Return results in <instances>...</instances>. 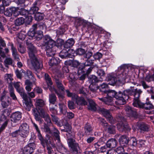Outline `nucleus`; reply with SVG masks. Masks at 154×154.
<instances>
[{"mask_svg":"<svg viewBox=\"0 0 154 154\" xmlns=\"http://www.w3.org/2000/svg\"><path fill=\"white\" fill-rule=\"evenodd\" d=\"M68 142L69 145L71 147L73 154H78L80 153L78 144L75 143L74 140L72 139H69Z\"/></svg>","mask_w":154,"mask_h":154,"instance_id":"12","label":"nucleus"},{"mask_svg":"<svg viewBox=\"0 0 154 154\" xmlns=\"http://www.w3.org/2000/svg\"><path fill=\"white\" fill-rule=\"evenodd\" d=\"M97 73L98 76H103L105 74L104 71L102 69H98L97 72Z\"/></svg>","mask_w":154,"mask_h":154,"instance_id":"64","label":"nucleus"},{"mask_svg":"<svg viewBox=\"0 0 154 154\" xmlns=\"http://www.w3.org/2000/svg\"><path fill=\"white\" fill-rule=\"evenodd\" d=\"M89 81L91 84H94L97 82L99 80L96 76L92 75L89 78Z\"/></svg>","mask_w":154,"mask_h":154,"instance_id":"44","label":"nucleus"},{"mask_svg":"<svg viewBox=\"0 0 154 154\" xmlns=\"http://www.w3.org/2000/svg\"><path fill=\"white\" fill-rule=\"evenodd\" d=\"M35 17L36 20L38 21H40L43 20L44 17L43 16L42 14L38 12L37 13L35 14Z\"/></svg>","mask_w":154,"mask_h":154,"instance_id":"57","label":"nucleus"},{"mask_svg":"<svg viewBox=\"0 0 154 154\" xmlns=\"http://www.w3.org/2000/svg\"><path fill=\"white\" fill-rule=\"evenodd\" d=\"M75 43L74 40L71 38L68 39L65 43L64 45V48H68L72 47Z\"/></svg>","mask_w":154,"mask_h":154,"instance_id":"24","label":"nucleus"},{"mask_svg":"<svg viewBox=\"0 0 154 154\" xmlns=\"http://www.w3.org/2000/svg\"><path fill=\"white\" fill-rule=\"evenodd\" d=\"M59 62V60L58 58H55L54 57H52L50 60L49 63L50 66H52L57 64Z\"/></svg>","mask_w":154,"mask_h":154,"instance_id":"36","label":"nucleus"},{"mask_svg":"<svg viewBox=\"0 0 154 154\" xmlns=\"http://www.w3.org/2000/svg\"><path fill=\"white\" fill-rule=\"evenodd\" d=\"M22 72L24 74V77L25 79H29L32 80V81L35 82L36 81V79L34 78L33 75L31 71L30 70H27L25 72L24 70H22Z\"/></svg>","mask_w":154,"mask_h":154,"instance_id":"18","label":"nucleus"},{"mask_svg":"<svg viewBox=\"0 0 154 154\" xmlns=\"http://www.w3.org/2000/svg\"><path fill=\"white\" fill-rule=\"evenodd\" d=\"M137 126L138 130L141 133L149 131V126L146 124L142 123L139 124Z\"/></svg>","mask_w":154,"mask_h":154,"instance_id":"20","label":"nucleus"},{"mask_svg":"<svg viewBox=\"0 0 154 154\" xmlns=\"http://www.w3.org/2000/svg\"><path fill=\"white\" fill-rule=\"evenodd\" d=\"M4 64L5 67L8 68L9 66H14V61L13 59L10 57L6 58L4 60Z\"/></svg>","mask_w":154,"mask_h":154,"instance_id":"27","label":"nucleus"},{"mask_svg":"<svg viewBox=\"0 0 154 154\" xmlns=\"http://www.w3.org/2000/svg\"><path fill=\"white\" fill-rule=\"evenodd\" d=\"M117 121L119 122L117 125V127L120 131L122 132L128 129V127L126 120L124 117L119 116L117 118Z\"/></svg>","mask_w":154,"mask_h":154,"instance_id":"8","label":"nucleus"},{"mask_svg":"<svg viewBox=\"0 0 154 154\" xmlns=\"http://www.w3.org/2000/svg\"><path fill=\"white\" fill-rule=\"evenodd\" d=\"M102 56V55L101 53L97 52L94 54L93 57L95 59L98 60L101 58Z\"/></svg>","mask_w":154,"mask_h":154,"instance_id":"61","label":"nucleus"},{"mask_svg":"<svg viewBox=\"0 0 154 154\" xmlns=\"http://www.w3.org/2000/svg\"><path fill=\"white\" fill-rule=\"evenodd\" d=\"M116 127L114 126H109L107 129V131L110 134H114L115 133Z\"/></svg>","mask_w":154,"mask_h":154,"instance_id":"50","label":"nucleus"},{"mask_svg":"<svg viewBox=\"0 0 154 154\" xmlns=\"http://www.w3.org/2000/svg\"><path fill=\"white\" fill-rule=\"evenodd\" d=\"M44 42L46 47V54L48 56L50 57L54 56L56 51L55 50V47L57 46L61 45L62 42H61V40L59 39L57 41V43L60 44L57 45L56 42L52 40L48 35H46L44 37Z\"/></svg>","mask_w":154,"mask_h":154,"instance_id":"4","label":"nucleus"},{"mask_svg":"<svg viewBox=\"0 0 154 154\" xmlns=\"http://www.w3.org/2000/svg\"><path fill=\"white\" fill-rule=\"evenodd\" d=\"M18 51L22 54H24L26 51V48L22 45L20 44H19L18 47Z\"/></svg>","mask_w":154,"mask_h":154,"instance_id":"56","label":"nucleus"},{"mask_svg":"<svg viewBox=\"0 0 154 154\" xmlns=\"http://www.w3.org/2000/svg\"><path fill=\"white\" fill-rule=\"evenodd\" d=\"M20 15L22 16H24L25 17H26L27 14H28V12L27 11L21 8L20 9Z\"/></svg>","mask_w":154,"mask_h":154,"instance_id":"62","label":"nucleus"},{"mask_svg":"<svg viewBox=\"0 0 154 154\" xmlns=\"http://www.w3.org/2000/svg\"><path fill=\"white\" fill-rule=\"evenodd\" d=\"M104 103L108 105H112L113 104V100L112 97H109L108 96L107 97H105Z\"/></svg>","mask_w":154,"mask_h":154,"instance_id":"45","label":"nucleus"},{"mask_svg":"<svg viewBox=\"0 0 154 154\" xmlns=\"http://www.w3.org/2000/svg\"><path fill=\"white\" fill-rule=\"evenodd\" d=\"M25 89L28 92L31 91L32 88V83L28 79L26 80L25 82Z\"/></svg>","mask_w":154,"mask_h":154,"instance_id":"25","label":"nucleus"},{"mask_svg":"<svg viewBox=\"0 0 154 154\" xmlns=\"http://www.w3.org/2000/svg\"><path fill=\"white\" fill-rule=\"evenodd\" d=\"M77 21L78 23H79V26H80L82 25L84 27H85L86 25H87L88 23L87 21L80 18L78 19Z\"/></svg>","mask_w":154,"mask_h":154,"instance_id":"48","label":"nucleus"},{"mask_svg":"<svg viewBox=\"0 0 154 154\" xmlns=\"http://www.w3.org/2000/svg\"><path fill=\"white\" fill-rule=\"evenodd\" d=\"M59 105L60 112L64 115H66L67 113L66 106L64 103H59Z\"/></svg>","mask_w":154,"mask_h":154,"instance_id":"34","label":"nucleus"},{"mask_svg":"<svg viewBox=\"0 0 154 154\" xmlns=\"http://www.w3.org/2000/svg\"><path fill=\"white\" fill-rule=\"evenodd\" d=\"M125 110L130 117H135L137 116V113L135 110L129 106H126L125 108Z\"/></svg>","mask_w":154,"mask_h":154,"instance_id":"16","label":"nucleus"},{"mask_svg":"<svg viewBox=\"0 0 154 154\" xmlns=\"http://www.w3.org/2000/svg\"><path fill=\"white\" fill-rule=\"evenodd\" d=\"M22 117V113L19 112H16L12 113L11 121L12 122L16 123L19 121Z\"/></svg>","mask_w":154,"mask_h":154,"instance_id":"15","label":"nucleus"},{"mask_svg":"<svg viewBox=\"0 0 154 154\" xmlns=\"http://www.w3.org/2000/svg\"><path fill=\"white\" fill-rule=\"evenodd\" d=\"M115 151L118 154H122L125 152V150L123 147L119 146L117 148Z\"/></svg>","mask_w":154,"mask_h":154,"instance_id":"54","label":"nucleus"},{"mask_svg":"<svg viewBox=\"0 0 154 154\" xmlns=\"http://www.w3.org/2000/svg\"><path fill=\"white\" fill-rule=\"evenodd\" d=\"M32 113L36 121L42 123L43 121L42 120L40 116L43 117L45 121L47 122V125L50 126L51 123V119L49 115L43 108H39L38 109L33 108L32 110Z\"/></svg>","mask_w":154,"mask_h":154,"instance_id":"5","label":"nucleus"},{"mask_svg":"<svg viewBox=\"0 0 154 154\" xmlns=\"http://www.w3.org/2000/svg\"><path fill=\"white\" fill-rule=\"evenodd\" d=\"M36 146L34 143H30L26 146L23 148V154H31L35 149Z\"/></svg>","mask_w":154,"mask_h":154,"instance_id":"14","label":"nucleus"},{"mask_svg":"<svg viewBox=\"0 0 154 154\" xmlns=\"http://www.w3.org/2000/svg\"><path fill=\"white\" fill-rule=\"evenodd\" d=\"M26 44L28 48V54L30 58L31 63L36 71L41 69L43 66L42 62L39 61L35 56L37 52L35 47L30 42L27 41Z\"/></svg>","mask_w":154,"mask_h":154,"instance_id":"2","label":"nucleus"},{"mask_svg":"<svg viewBox=\"0 0 154 154\" xmlns=\"http://www.w3.org/2000/svg\"><path fill=\"white\" fill-rule=\"evenodd\" d=\"M117 143V141L116 140L112 138L106 142V144L107 147L113 148L116 146Z\"/></svg>","mask_w":154,"mask_h":154,"instance_id":"19","label":"nucleus"},{"mask_svg":"<svg viewBox=\"0 0 154 154\" xmlns=\"http://www.w3.org/2000/svg\"><path fill=\"white\" fill-rule=\"evenodd\" d=\"M25 22V19L23 17L17 18L15 21V24L17 26L23 25Z\"/></svg>","mask_w":154,"mask_h":154,"instance_id":"38","label":"nucleus"},{"mask_svg":"<svg viewBox=\"0 0 154 154\" xmlns=\"http://www.w3.org/2000/svg\"><path fill=\"white\" fill-rule=\"evenodd\" d=\"M89 88L91 91L93 92H95L97 90L98 88L96 85L95 84H91Z\"/></svg>","mask_w":154,"mask_h":154,"instance_id":"60","label":"nucleus"},{"mask_svg":"<svg viewBox=\"0 0 154 154\" xmlns=\"http://www.w3.org/2000/svg\"><path fill=\"white\" fill-rule=\"evenodd\" d=\"M7 93V92L4 90L3 93L2 94L1 98V104L3 108L7 107L11 103V100L9 97L5 96Z\"/></svg>","mask_w":154,"mask_h":154,"instance_id":"9","label":"nucleus"},{"mask_svg":"<svg viewBox=\"0 0 154 154\" xmlns=\"http://www.w3.org/2000/svg\"><path fill=\"white\" fill-rule=\"evenodd\" d=\"M66 93L67 96L68 97H72V99L73 100H74V99L75 98L77 97V95L70 92L68 90H66Z\"/></svg>","mask_w":154,"mask_h":154,"instance_id":"55","label":"nucleus"},{"mask_svg":"<svg viewBox=\"0 0 154 154\" xmlns=\"http://www.w3.org/2000/svg\"><path fill=\"white\" fill-rule=\"evenodd\" d=\"M55 106L56 107V108L50 107V111L53 114L52 115L55 114L57 112L56 108H57V106L56 104H55Z\"/></svg>","mask_w":154,"mask_h":154,"instance_id":"59","label":"nucleus"},{"mask_svg":"<svg viewBox=\"0 0 154 154\" xmlns=\"http://www.w3.org/2000/svg\"><path fill=\"white\" fill-rule=\"evenodd\" d=\"M97 110L99 112L103 115L110 123H112L113 122V117L109 110L103 108H99Z\"/></svg>","mask_w":154,"mask_h":154,"instance_id":"13","label":"nucleus"},{"mask_svg":"<svg viewBox=\"0 0 154 154\" xmlns=\"http://www.w3.org/2000/svg\"><path fill=\"white\" fill-rule=\"evenodd\" d=\"M128 138L126 136L122 135L119 139V141L121 144H127L128 142Z\"/></svg>","mask_w":154,"mask_h":154,"instance_id":"35","label":"nucleus"},{"mask_svg":"<svg viewBox=\"0 0 154 154\" xmlns=\"http://www.w3.org/2000/svg\"><path fill=\"white\" fill-rule=\"evenodd\" d=\"M133 90H126L122 92L119 91L116 92L114 90H111L108 94L109 97H114L117 100L116 101V103L118 105H123L125 103L126 100L129 98V96L133 94Z\"/></svg>","mask_w":154,"mask_h":154,"instance_id":"1","label":"nucleus"},{"mask_svg":"<svg viewBox=\"0 0 154 154\" xmlns=\"http://www.w3.org/2000/svg\"><path fill=\"white\" fill-rule=\"evenodd\" d=\"M126 79V77H124L122 78L119 77L118 78L116 74L109 75L108 76L107 80L108 81H110L109 84L112 85H114L119 82H121L123 80H125Z\"/></svg>","mask_w":154,"mask_h":154,"instance_id":"11","label":"nucleus"},{"mask_svg":"<svg viewBox=\"0 0 154 154\" xmlns=\"http://www.w3.org/2000/svg\"><path fill=\"white\" fill-rule=\"evenodd\" d=\"M19 135L22 137H26L29 133V127L26 123H23L19 127Z\"/></svg>","mask_w":154,"mask_h":154,"instance_id":"10","label":"nucleus"},{"mask_svg":"<svg viewBox=\"0 0 154 154\" xmlns=\"http://www.w3.org/2000/svg\"><path fill=\"white\" fill-rule=\"evenodd\" d=\"M9 89L10 97L12 98L13 100H17V98L14 94L13 88L12 86H10L9 88Z\"/></svg>","mask_w":154,"mask_h":154,"instance_id":"43","label":"nucleus"},{"mask_svg":"<svg viewBox=\"0 0 154 154\" xmlns=\"http://www.w3.org/2000/svg\"><path fill=\"white\" fill-rule=\"evenodd\" d=\"M57 148L58 150L62 153H66L67 151V149L60 143L59 142L57 143Z\"/></svg>","mask_w":154,"mask_h":154,"instance_id":"31","label":"nucleus"},{"mask_svg":"<svg viewBox=\"0 0 154 154\" xmlns=\"http://www.w3.org/2000/svg\"><path fill=\"white\" fill-rule=\"evenodd\" d=\"M75 52L76 54L81 55L84 54L85 51V49L79 48L77 49Z\"/></svg>","mask_w":154,"mask_h":154,"instance_id":"53","label":"nucleus"},{"mask_svg":"<svg viewBox=\"0 0 154 154\" xmlns=\"http://www.w3.org/2000/svg\"><path fill=\"white\" fill-rule=\"evenodd\" d=\"M59 134V131L57 129L54 128L53 132V135L54 137H55L56 140H57V143L60 142Z\"/></svg>","mask_w":154,"mask_h":154,"instance_id":"42","label":"nucleus"},{"mask_svg":"<svg viewBox=\"0 0 154 154\" xmlns=\"http://www.w3.org/2000/svg\"><path fill=\"white\" fill-rule=\"evenodd\" d=\"M93 128L90 125L89 123H87L85 125V132L87 135H89L92 132Z\"/></svg>","mask_w":154,"mask_h":154,"instance_id":"32","label":"nucleus"},{"mask_svg":"<svg viewBox=\"0 0 154 154\" xmlns=\"http://www.w3.org/2000/svg\"><path fill=\"white\" fill-rule=\"evenodd\" d=\"M74 100H75L77 104L78 105H85L87 104V102L82 97H79L77 95V97L75 98Z\"/></svg>","mask_w":154,"mask_h":154,"instance_id":"23","label":"nucleus"},{"mask_svg":"<svg viewBox=\"0 0 154 154\" xmlns=\"http://www.w3.org/2000/svg\"><path fill=\"white\" fill-rule=\"evenodd\" d=\"M24 104V106H25L26 109L28 111H29L30 110V107L32 105L31 100L30 98L28 100H24L23 102Z\"/></svg>","mask_w":154,"mask_h":154,"instance_id":"39","label":"nucleus"},{"mask_svg":"<svg viewBox=\"0 0 154 154\" xmlns=\"http://www.w3.org/2000/svg\"><path fill=\"white\" fill-rule=\"evenodd\" d=\"M89 104L88 105V109H89L95 111L96 109V104L94 102L91 100H89Z\"/></svg>","mask_w":154,"mask_h":154,"instance_id":"33","label":"nucleus"},{"mask_svg":"<svg viewBox=\"0 0 154 154\" xmlns=\"http://www.w3.org/2000/svg\"><path fill=\"white\" fill-rule=\"evenodd\" d=\"M49 126L48 125H47L45 123H44V131L46 133V138L45 139H46V135H48L50 136L51 138V144L52 145V138L51 137V136H49L48 134H52V131L51 130L50 128H49Z\"/></svg>","mask_w":154,"mask_h":154,"instance_id":"29","label":"nucleus"},{"mask_svg":"<svg viewBox=\"0 0 154 154\" xmlns=\"http://www.w3.org/2000/svg\"><path fill=\"white\" fill-rule=\"evenodd\" d=\"M45 79L48 86L51 85L52 84V82L51 79L48 74H45Z\"/></svg>","mask_w":154,"mask_h":154,"instance_id":"49","label":"nucleus"},{"mask_svg":"<svg viewBox=\"0 0 154 154\" xmlns=\"http://www.w3.org/2000/svg\"><path fill=\"white\" fill-rule=\"evenodd\" d=\"M39 9L37 6V2H35L33 4V6L31 8L29 13L30 14H34L37 13Z\"/></svg>","mask_w":154,"mask_h":154,"instance_id":"26","label":"nucleus"},{"mask_svg":"<svg viewBox=\"0 0 154 154\" xmlns=\"http://www.w3.org/2000/svg\"><path fill=\"white\" fill-rule=\"evenodd\" d=\"M4 14L7 16H11L13 14L12 7L9 8L7 9L6 10L4 11Z\"/></svg>","mask_w":154,"mask_h":154,"instance_id":"51","label":"nucleus"},{"mask_svg":"<svg viewBox=\"0 0 154 154\" xmlns=\"http://www.w3.org/2000/svg\"><path fill=\"white\" fill-rule=\"evenodd\" d=\"M7 45L9 48H11L12 53L17 51L16 49L14 47L13 44L12 43L9 42L8 44Z\"/></svg>","mask_w":154,"mask_h":154,"instance_id":"58","label":"nucleus"},{"mask_svg":"<svg viewBox=\"0 0 154 154\" xmlns=\"http://www.w3.org/2000/svg\"><path fill=\"white\" fill-rule=\"evenodd\" d=\"M93 61L92 60L87 59L84 63L81 64L78 69V74L80 75L81 73H85V71L87 74H90L93 68V67L91 66L94 63Z\"/></svg>","mask_w":154,"mask_h":154,"instance_id":"6","label":"nucleus"},{"mask_svg":"<svg viewBox=\"0 0 154 154\" xmlns=\"http://www.w3.org/2000/svg\"><path fill=\"white\" fill-rule=\"evenodd\" d=\"M13 14L14 16L17 17L20 15V9L18 7H12Z\"/></svg>","mask_w":154,"mask_h":154,"instance_id":"40","label":"nucleus"},{"mask_svg":"<svg viewBox=\"0 0 154 154\" xmlns=\"http://www.w3.org/2000/svg\"><path fill=\"white\" fill-rule=\"evenodd\" d=\"M57 100V97L55 94H52L49 95V101L50 106L52 104H55Z\"/></svg>","mask_w":154,"mask_h":154,"instance_id":"30","label":"nucleus"},{"mask_svg":"<svg viewBox=\"0 0 154 154\" xmlns=\"http://www.w3.org/2000/svg\"><path fill=\"white\" fill-rule=\"evenodd\" d=\"M55 82L57 87L59 89L62 91H63L64 90V88L61 81L58 79H56Z\"/></svg>","mask_w":154,"mask_h":154,"instance_id":"46","label":"nucleus"},{"mask_svg":"<svg viewBox=\"0 0 154 154\" xmlns=\"http://www.w3.org/2000/svg\"><path fill=\"white\" fill-rule=\"evenodd\" d=\"M145 143V141L143 140H138V143L137 146L139 147H141L144 146Z\"/></svg>","mask_w":154,"mask_h":154,"instance_id":"63","label":"nucleus"},{"mask_svg":"<svg viewBox=\"0 0 154 154\" xmlns=\"http://www.w3.org/2000/svg\"><path fill=\"white\" fill-rule=\"evenodd\" d=\"M35 34H36L35 36V38L37 40H40L43 36V32L41 31H38Z\"/></svg>","mask_w":154,"mask_h":154,"instance_id":"47","label":"nucleus"},{"mask_svg":"<svg viewBox=\"0 0 154 154\" xmlns=\"http://www.w3.org/2000/svg\"><path fill=\"white\" fill-rule=\"evenodd\" d=\"M35 102V105L36 108H35L38 109L39 108H42V107L45 105V101L41 99L36 98L34 100Z\"/></svg>","mask_w":154,"mask_h":154,"instance_id":"17","label":"nucleus"},{"mask_svg":"<svg viewBox=\"0 0 154 154\" xmlns=\"http://www.w3.org/2000/svg\"><path fill=\"white\" fill-rule=\"evenodd\" d=\"M143 92L141 89L137 88L134 89L133 94L134 97L133 105L135 107L143 108L146 109L150 110L153 108V106L150 103L146 102L145 103H141L139 100L140 95Z\"/></svg>","mask_w":154,"mask_h":154,"instance_id":"3","label":"nucleus"},{"mask_svg":"<svg viewBox=\"0 0 154 154\" xmlns=\"http://www.w3.org/2000/svg\"><path fill=\"white\" fill-rule=\"evenodd\" d=\"M75 51L72 49H69L68 51H61L59 54L60 56L62 58H64L66 57L68 54L71 53L72 54H75Z\"/></svg>","mask_w":154,"mask_h":154,"instance_id":"22","label":"nucleus"},{"mask_svg":"<svg viewBox=\"0 0 154 154\" xmlns=\"http://www.w3.org/2000/svg\"><path fill=\"white\" fill-rule=\"evenodd\" d=\"M12 75L11 74H6L5 75V80L8 83L10 86H12V81L13 80Z\"/></svg>","mask_w":154,"mask_h":154,"instance_id":"28","label":"nucleus"},{"mask_svg":"<svg viewBox=\"0 0 154 154\" xmlns=\"http://www.w3.org/2000/svg\"><path fill=\"white\" fill-rule=\"evenodd\" d=\"M49 89L50 91L51 92L54 91L56 93V94H57V95L58 97V98H59L60 100H61V99H63V98H64V96L63 95L61 94H60L57 91L56 89L54 88H52L51 87Z\"/></svg>","mask_w":154,"mask_h":154,"instance_id":"52","label":"nucleus"},{"mask_svg":"<svg viewBox=\"0 0 154 154\" xmlns=\"http://www.w3.org/2000/svg\"><path fill=\"white\" fill-rule=\"evenodd\" d=\"M108 85L104 83L100 85V86L99 87V88L101 91L106 93L107 92L106 89H108Z\"/></svg>","mask_w":154,"mask_h":154,"instance_id":"41","label":"nucleus"},{"mask_svg":"<svg viewBox=\"0 0 154 154\" xmlns=\"http://www.w3.org/2000/svg\"><path fill=\"white\" fill-rule=\"evenodd\" d=\"M32 124L38 133V138L40 140V143L43 148H45V147L46 145H48L49 144H51V138L50 136L46 135V139H44V138L41 134L40 131L37 125L34 122H32Z\"/></svg>","mask_w":154,"mask_h":154,"instance_id":"7","label":"nucleus"},{"mask_svg":"<svg viewBox=\"0 0 154 154\" xmlns=\"http://www.w3.org/2000/svg\"><path fill=\"white\" fill-rule=\"evenodd\" d=\"M61 122L62 125L64 126V129L63 130L64 131L69 133L70 132L71 129V126L67 122L66 120H62Z\"/></svg>","mask_w":154,"mask_h":154,"instance_id":"21","label":"nucleus"},{"mask_svg":"<svg viewBox=\"0 0 154 154\" xmlns=\"http://www.w3.org/2000/svg\"><path fill=\"white\" fill-rule=\"evenodd\" d=\"M130 145L132 146L136 147L137 145V141L134 137H131L128 140V142Z\"/></svg>","mask_w":154,"mask_h":154,"instance_id":"37","label":"nucleus"}]
</instances>
